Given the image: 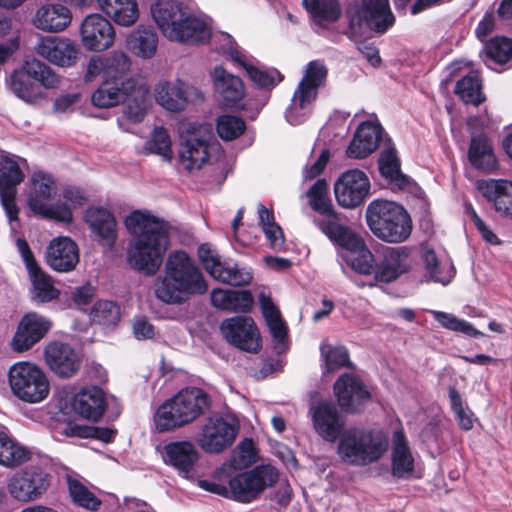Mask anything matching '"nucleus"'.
Instances as JSON below:
<instances>
[{
  "label": "nucleus",
  "mask_w": 512,
  "mask_h": 512,
  "mask_svg": "<svg viewBox=\"0 0 512 512\" xmlns=\"http://www.w3.org/2000/svg\"><path fill=\"white\" fill-rule=\"evenodd\" d=\"M124 224L133 236L127 250L129 265L145 275L156 274L169 246V224L140 210L130 213Z\"/></svg>",
  "instance_id": "obj_1"
},
{
  "label": "nucleus",
  "mask_w": 512,
  "mask_h": 512,
  "mask_svg": "<svg viewBox=\"0 0 512 512\" xmlns=\"http://www.w3.org/2000/svg\"><path fill=\"white\" fill-rule=\"evenodd\" d=\"M208 285L195 261L184 251L169 254L164 274L153 283L155 297L164 304L180 305L206 293Z\"/></svg>",
  "instance_id": "obj_2"
},
{
  "label": "nucleus",
  "mask_w": 512,
  "mask_h": 512,
  "mask_svg": "<svg viewBox=\"0 0 512 512\" xmlns=\"http://www.w3.org/2000/svg\"><path fill=\"white\" fill-rule=\"evenodd\" d=\"M151 14L162 34L170 41L194 43L209 38L205 23L179 1L158 0L151 6Z\"/></svg>",
  "instance_id": "obj_3"
},
{
  "label": "nucleus",
  "mask_w": 512,
  "mask_h": 512,
  "mask_svg": "<svg viewBox=\"0 0 512 512\" xmlns=\"http://www.w3.org/2000/svg\"><path fill=\"white\" fill-rule=\"evenodd\" d=\"M210 396L197 387L180 390L163 402L154 413L158 432H170L193 423L210 409Z\"/></svg>",
  "instance_id": "obj_4"
},
{
  "label": "nucleus",
  "mask_w": 512,
  "mask_h": 512,
  "mask_svg": "<svg viewBox=\"0 0 512 512\" xmlns=\"http://www.w3.org/2000/svg\"><path fill=\"white\" fill-rule=\"evenodd\" d=\"M388 447V438L381 431L351 427L338 438L336 453L346 465L365 467L378 462Z\"/></svg>",
  "instance_id": "obj_5"
},
{
  "label": "nucleus",
  "mask_w": 512,
  "mask_h": 512,
  "mask_svg": "<svg viewBox=\"0 0 512 512\" xmlns=\"http://www.w3.org/2000/svg\"><path fill=\"white\" fill-rule=\"evenodd\" d=\"M366 222L373 235L387 243L406 241L413 227L412 219L402 205L381 199L367 206Z\"/></svg>",
  "instance_id": "obj_6"
},
{
  "label": "nucleus",
  "mask_w": 512,
  "mask_h": 512,
  "mask_svg": "<svg viewBox=\"0 0 512 512\" xmlns=\"http://www.w3.org/2000/svg\"><path fill=\"white\" fill-rule=\"evenodd\" d=\"M327 75L328 69L323 61L313 60L306 65L303 77L286 109L285 118L290 124L299 125L308 118L319 89L326 84Z\"/></svg>",
  "instance_id": "obj_7"
},
{
  "label": "nucleus",
  "mask_w": 512,
  "mask_h": 512,
  "mask_svg": "<svg viewBox=\"0 0 512 512\" xmlns=\"http://www.w3.org/2000/svg\"><path fill=\"white\" fill-rule=\"evenodd\" d=\"M180 145L178 165L193 172L199 170L209 159L210 141L213 138L209 125L182 122L179 124Z\"/></svg>",
  "instance_id": "obj_8"
},
{
  "label": "nucleus",
  "mask_w": 512,
  "mask_h": 512,
  "mask_svg": "<svg viewBox=\"0 0 512 512\" xmlns=\"http://www.w3.org/2000/svg\"><path fill=\"white\" fill-rule=\"evenodd\" d=\"M12 393L26 403H39L47 398L50 383L45 372L30 362H17L8 371Z\"/></svg>",
  "instance_id": "obj_9"
},
{
  "label": "nucleus",
  "mask_w": 512,
  "mask_h": 512,
  "mask_svg": "<svg viewBox=\"0 0 512 512\" xmlns=\"http://www.w3.org/2000/svg\"><path fill=\"white\" fill-rule=\"evenodd\" d=\"M238 432L237 421L215 413L201 423L195 441L205 453L219 454L233 445Z\"/></svg>",
  "instance_id": "obj_10"
},
{
  "label": "nucleus",
  "mask_w": 512,
  "mask_h": 512,
  "mask_svg": "<svg viewBox=\"0 0 512 512\" xmlns=\"http://www.w3.org/2000/svg\"><path fill=\"white\" fill-rule=\"evenodd\" d=\"M394 23L388 0H362V6L350 15L348 36L356 41L366 29L384 33Z\"/></svg>",
  "instance_id": "obj_11"
},
{
  "label": "nucleus",
  "mask_w": 512,
  "mask_h": 512,
  "mask_svg": "<svg viewBox=\"0 0 512 512\" xmlns=\"http://www.w3.org/2000/svg\"><path fill=\"white\" fill-rule=\"evenodd\" d=\"M335 230L329 232L333 235L332 242L348 251L345 256L346 263L356 272L363 275H375L376 263L373 253L368 249L364 240L353 232L348 226H333Z\"/></svg>",
  "instance_id": "obj_12"
},
{
  "label": "nucleus",
  "mask_w": 512,
  "mask_h": 512,
  "mask_svg": "<svg viewBox=\"0 0 512 512\" xmlns=\"http://www.w3.org/2000/svg\"><path fill=\"white\" fill-rule=\"evenodd\" d=\"M21 164L27 165L26 159L0 151V199L10 221L18 219L19 209L15 198L17 186L25 177Z\"/></svg>",
  "instance_id": "obj_13"
},
{
  "label": "nucleus",
  "mask_w": 512,
  "mask_h": 512,
  "mask_svg": "<svg viewBox=\"0 0 512 512\" xmlns=\"http://www.w3.org/2000/svg\"><path fill=\"white\" fill-rule=\"evenodd\" d=\"M278 476L277 469L272 466H256L229 480L230 494L238 502L249 503L255 500L267 486L277 482Z\"/></svg>",
  "instance_id": "obj_14"
},
{
  "label": "nucleus",
  "mask_w": 512,
  "mask_h": 512,
  "mask_svg": "<svg viewBox=\"0 0 512 512\" xmlns=\"http://www.w3.org/2000/svg\"><path fill=\"white\" fill-rule=\"evenodd\" d=\"M220 331L230 345L241 351L255 354L262 347L259 329L251 317L234 316L224 319Z\"/></svg>",
  "instance_id": "obj_15"
},
{
  "label": "nucleus",
  "mask_w": 512,
  "mask_h": 512,
  "mask_svg": "<svg viewBox=\"0 0 512 512\" xmlns=\"http://www.w3.org/2000/svg\"><path fill=\"white\" fill-rule=\"evenodd\" d=\"M33 49L38 56L61 68L75 66L81 54L80 47L75 41L51 35L39 36Z\"/></svg>",
  "instance_id": "obj_16"
},
{
  "label": "nucleus",
  "mask_w": 512,
  "mask_h": 512,
  "mask_svg": "<svg viewBox=\"0 0 512 512\" xmlns=\"http://www.w3.org/2000/svg\"><path fill=\"white\" fill-rule=\"evenodd\" d=\"M50 486V475L38 467H29L16 472L8 481L10 495L21 502H32L46 493Z\"/></svg>",
  "instance_id": "obj_17"
},
{
  "label": "nucleus",
  "mask_w": 512,
  "mask_h": 512,
  "mask_svg": "<svg viewBox=\"0 0 512 512\" xmlns=\"http://www.w3.org/2000/svg\"><path fill=\"white\" fill-rule=\"evenodd\" d=\"M307 196L311 208L320 214V217L314 219L315 224L329 239L333 237L329 229L335 230V228H330L331 225L347 226L345 216L333 209L328 195V185L324 179L317 180L309 189Z\"/></svg>",
  "instance_id": "obj_18"
},
{
  "label": "nucleus",
  "mask_w": 512,
  "mask_h": 512,
  "mask_svg": "<svg viewBox=\"0 0 512 512\" xmlns=\"http://www.w3.org/2000/svg\"><path fill=\"white\" fill-rule=\"evenodd\" d=\"M369 190V179L359 169L342 173L334 185L336 200L344 208H355L362 204L368 196Z\"/></svg>",
  "instance_id": "obj_19"
},
{
  "label": "nucleus",
  "mask_w": 512,
  "mask_h": 512,
  "mask_svg": "<svg viewBox=\"0 0 512 512\" xmlns=\"http://www.w3.org/2000/svg\"><path fill=\"white\" fill-rule=\"evenodd\" d=\"M81 42L88 51L102 52L109 49L115 40V30L104 16L87 15L80 26Z\"/></svg>",
  "instance_id": "obj_20"
},
{
  "label": "nucleus",
  "mask_w": 512,
  "mask_h": 512,
  "mask_svg": "<svg viewBox=\"0 0 512 512\" xmlns=\"http://www.w3.org/2000/svg\"><path fill=\"white\" fill-rule=\"evenodd\" d=\"M313 428L325 441L335 442L346 430V420L333 402L322 401L310 409Z\"/></svg>",
  "instance_id": "obj_21"
},
{
  "label": "nucleus",
  "mask_w": 512,
  "mask_h": 512,
  "mask_svg": "<svg viewBox=\"0 0 512 512\" xmlns=\"http://www.w3.org/2000/svg\"><path fill=\"white\" fill-rule=\"evenodd\" d=\"M52 327L51 321L36 313H26L18 323L12 338L11 346L14 351L24 352L42 340Z\"/></svg>",
  "instance_id": "obj_22"
},
{
  "label": "nucleus",
  "mask_w": 512,
  "mask_h": 512,
  "mask_svg": "<svg viewBox=\"0 0 512 512\" xmlns=\"http://www.w3.org/2000/svg\"><path fill=\"white\" fill-rule=\"evenodd\" d=\"M411 248L407 246L386 247L376 263L375 280L391 283L411 269Z\"/></svg>",
  "instance_id": "obj_23"
},
{
  "label": "nucleus",
  "mask_w": 512,
  "mask_h": 512,
  "mask_svg": "<svg viewBox=\"0 0 512 512\" xmlns=\"http://www.w3.org/2000/svg\"><path fill=\"white\" fill-rule=\"evenodd\" d=\"M49 369L61 378H71L80 369L82 361L75 349L60 341H52L44 351Z\"/></svg>",
  "instance_id": "obj_24"
},
{
  "label": "nucleus",
  "mask_w": 512,
  "mask_h": 512,
  "mask_svg": "<svg viewBox=\"0 0 512 512\" xmlns=\"http://www.w3.org/2000/svg\"><path fill=\"white\" fill-rule=\"evenodd\" d=\"M107 405L106 393L95 385L83 387L71 400L73 411L80 417L93 422L103 417Z\"/></svg>",
  "instance_id": "obj_25"
},
{
  "label": "nucleus",
  "mask_w": 512,
  "mask_h": 512,
  "mask_svg": "<svg viewBox=\"0 0 512 512\" xmlns=\"http://www.w3.org/2000/svg\"><path fill=\"white\" fill-rule=\"evenodd\" d=\"M334 393L340 407L347 412H356L370 398L363 382L354 374L345 373L334 383Z\"/></svg>",
  "instance_id": "obj_26"
},
{
  "label": "nucleus",
  "mask_w": 512,
  "mask_h": 512,
  "mask_svg": "<svg viewBox=\"0 0 512 512\" xmlns=\"http://www.w3.org/2000/svg\"><path fill=\"white\" fill-rule=\"evenodd\" d=\"M46 261L53 270L58 272L74 270L79 262L77 244L68 237L53 239L47 248Z\"/></svg>",
  "instance_id": "obj_27"
},
{
  "label": "nucleus",
  "mask_w": 512,
  "mask_h": 512,
  "mask_svg": "<svg viewBox=\"0 0 512 512\" xmlns=\"http://www.w3.org/2000/svg\"><path fill=\"white\" fill-rule=\"evenodd\" d=\"M84 220L97 240L113 246L117 239V223L114 215L102 207H89Z\"/></svg>",
  "instance_id": "obj_28"
},
{
  "label": "nucleus",
  "mask_w": 512,
  "mask_h": 512,
  "mask_svg": "<svg viewBox=\"0 0 512 512\" xmlns=\"http://www.w3.org/2000/svg\"><path fill=\"white\" fill-rule=\"evenodd\" d=\"M72 21V12L62 4H47L36 11L33 23L36 28L50 33L64 31Z\"/></svg>",
  "instance_id": "obj_29"
},
{
  "label": "nucleus",
  "mask_w": 512,
  "mask_h": 512,
  "mask_svg": "<svg viewBox=\"0 0 512 512\" xmlns=\"http://www.w3.org/2000/svg\"><path fill=\"white\" fill-rule=\"evenodd\" d=\"M136 78L129 77L126 81L102 80L100 86L91 96V102L99 108H110L118 105L127 97L129 89H133Z\"/></svg>",
  "instance_id": "obj_30"
},
{
  "label": "nucleus",
  "mask_w": 512,
  "mask_h": 512,
  "mask_svg": "<svg viewBox=\"0 0 512 512\" xmlns=\"http://www.w3.org/2000/svg\"><path fill=\"white\" fill-rule=\"evenodd\" d=\"M163 449L165 462L184 474L193 469L200 456L195 444L189 440L170 442Z\"/></svg>",
  "instance_id": "obj_31"
},
{
  "label": "nucleus",
  "mask_w": 512,
  "mask_h": 512,
  "mask_svg": "<svg viewBox=\"0 0 512 512\" xmlns=\"http://www.w3.org/2000/svg\"><path fill=\"white\" fill-rule=\"evenodd\" d=\"M382 127L372 122H363L347 148V155L352 158L362 159L370 155L378 147Z\"/></svg>",
  "instance_id": "obj_32"
},
{
  "label": "nucleus",
  "mask_w": 512,
  "mask_h": 512,
  "mask_svg": "<svg viewBox=\"0 0 512 512\" xmlns=\"http://www.w3.org/2000/svg\"><path fill=\"white\" fill-rule=\"evenodd\" d=\"M214 88L227 107L235 106L245 95L242 80L228 73L222 67H216L212 74Z\"/></svg>",
  "instance_id": "obj_33"
},
{
  "label": "nucleus",
  "mask_w": 512,
  "mask_h": 512,
  "mask_svg": "<svg viewBox=\"0 0 512 512\" xmlns=\"http://www.w3.org/2000/svg\"><path fill=\"white\" fill-rule=\"evenodd\" d=\"M468 159L475 169L482 172L491 173L497 168V159L492 144L484 134L471 137Z\"/></svg>",
  "instance_id": "obj_34"
},
{
  "label": "nucleus",
  "mask_w": 512,
  "mask_h": 512,
  "mask_svg": "<svg viewBox=\"0 0 512 512\" xmlns=\"http://www.w3.org/2000/svg\"><path fill=\"white\" fill-rule=\"evenodd\" d=\"M231 59L240 65L249 79L262 89H272L283 80V75L277 69H260L249 64L245 56L235 47L229 48Z\"/></svg>",
  "instance_id": "obj_35"
},
{
  "label": "nucleus",
  "mask_w": 512,
  "mask_h": 512,
  "mask_svg": "<svg viewBox=\"0 0 512 512\" xmlns=\"http://www.w3.org/2000/svg\"><path fill=\"white\" fill-rule=\"evenodd\" d=\"M51 197V195L42 196L29 194L27 204L34 214L42 218L64 223L72 222L73 214L67 204L60 201L51 204Z\"/></svg>",
  "instance_id": "obj_36"
},
{
  "label": "nucleus",
  "mask_w": 512,
  "mask_h": 512,
  "mask_svg": "<svg viewBox=\"0 0 512 512\" xmlns=\"http://www.w3.org/2000/svg\"><path fill=\"white\" fill-rule=\"evenodd\" d=\"M485 197L493 200L497 212L512 217V182L507 180H488L479 184Z\"/></svg>",
  "instance_id": "obj_37"
},
{
  "label": "nucleus",
  "mask_w": 512,
  "mask_h": 512,
  "mask_svg": "<svg viewBox=\"0 0 512 512\" xmlns=\"http://www.w3.org/2000/svg\"><path fill=\"white\" fill-rule=\"evenodd\" d=\"M99 9L121 26H131L139 18L136 0H96Z\"/></svg>",
  "instance_id": "obj_38"
},
{
  "label": "nucleus",
  "mask_w": 512,
  "mask_h": 512,
  "mask_svg": "<svg viewBox=\"0 0 512 512\" xmlns=\"http://www.w3.org/2000/svg\"><path fill=\"white\" fill-rule=\"evenodd\" d=\"M127 46L134 55L143 59H150L157 52V32L153 27L139 25L128 35Z\"/></svg>",
  "instance_id": "obj_39"
},
{
  "label": "nucleus",
  "mask_w": 512,
  "mask_h": 512,
  "mask_svg": "<svg viewBox=\"0 0 512 512\" xmlns=\"http://www.w3.org/2000/svg\"><path fill=\"white\" fill-rule=\"evenodd\" d=\"M414 470V459L402 431L394 433L391 471L396 478H407Z\"/></svg>",
  "instance_id": "obj_40"
},
{
  "label": "nucleus",
  "mask_w": 512,
  "mask_h": 512,
  "mask_svg": "<svg viewBox=\"0 0 512 512\" xmlns=\"http://www.w3.org/2000/svg\"><path fill=\"white\" fill-rule=\"evenodd\" d=\"M123 102H125L123 115L128 120L139 123L144 119L148 110L149 89L136 79L133 89H129Z\"/></svg>",
  "instance_id": "obj_41"
},
{
  "label": "nucleus",
  "mask_w": 512,
  "mask_h": 512,
  "mask_svg": "<svg viewBox=\"0 0 512 512\" xmlns=\"http://www.w3.org/2000/svg\"><path fill=\"white\" fill-rule=\"evenodd\" d=\"M155 97L158 104L170 111L183 110L187 104L184 84L180 81L159 83Z\"/></svg>",
  "instance_id": "obj_42"
},
{
  "label": "nucleus",
  "mask_w": 512,
  "mask_h": 512,
  "mask_svg": "<svg viewBox=\"0 0 512 512\" xmlns=\"http://www.w3.org/2000/svg\"><path fill=\"white\" fill-rule=\"evenodd\" d=\"M303 5L312 15L315 24L323 28L336 22L341 16L337 0H303Z\"/></svg>",
  "instance_id": "obj_43"
},
{
  "label": "nucleus",
  "mask_w": 512,
  "mask_h": 512,
  "mask_svg": "<svg viewBox=\"0 0 512 512\" xmlns=\"http://www.w3.org/2000/svg\"><path fill=\"white\" fill-rule=\"evenodd\" d=\"M32 79L22 65L21 69L15 70L10 76V89L19 99L28 104H36L42 99V93L30 80Z\"/></svg>",
  "instance_id": "obj_44"
},
{
  "label": "nucleus",
  "mask_w": 512,
  "mask_h": 512,
  "mask_svg": "<svg viewBox=\"0 0 512 512\" xmlns=\"http://www.w3.org/2000/svg\"><path fill=\"white\" fill-rule=\"evenodd\" d=\"M23 65L26 73L44 88L54 89L60 86L61 76L43 61L31 58L25 60Z\"/></svg>",
  "instance_id": "obj_45"
},
{
  "label": "nucleus",
  "mask_w": 512,
  "mask_h": 512,
  "mask_svg": "<svg viewBox=\"0 0 512 512\" xmlns=\"http://www.w3.org/2000/svg\"><path fill=\"white\" fill-rule=\"evenodd\" d=\"M66 483L70 497L80 507L95 511L101 501L83 484L77 475L67 474Z\"/></svg>",
  "instance_id": "obj_46"
},
{
  "label": "nucleus",
  "mask_w": 512,
  "mask_h": 512,
  "mask_svg": "<svg viewBox=\"0 0 512 512\" xmlns=\"http://www.w3.org/2000/svg\"><path fill=\"white\" fill-rule=\"evenodd\" d=\"M29 459V453L15 443L7 433L0 432V464L5 467L21 465Z\"/></svg>",
  "instance_id": "obj_47"
},
{
  "label": "nucleus",
  "mask_w": 512,
  "mask_h": 512,
  "mask_svg": "<svg viewBox=\"0 0 512 512\" xmlns=\"http://www.w3.org/2000/svg\"><path fill=\"white\" fill-rule=\"evenodd\" d=\"M455 94L465 103H471L474 106L480 105L485 97L481 92V82L478 75L474 72L469 73L460 79L455 86Z\"/></svg>",
  "instance_id": "obj_48"
},
{
  "label": "nucleus",
  "mask_w": 512,
  "mask_h": 512,
  "mask_svg": "<svg viewBox=\"0 0 512 512\" xmlns=\"http://www.w3.org/2000/svg\"><path fill=\"white\" fill-rule=\"evenodd\" d=\"M424 267L430 278L442 284H447L454 276V268L448 263L439 262L435 252L432 249H424L421 255Z\"/></svg>",
  "instance_id": "obj_49"
},
{
  "label": "nucleus",
  "mask_w": 512,
  "mask_h": 512,
  "mask_svg": "<svg viewBox=\"0 0 512 512\" xmlns=\"http://www.w3.org/2000/svg\"><path fill=\"white\" fill-rule=\"evenodd\" d=\"M29 274L33 285L34 300L44 303L58 298L59 290L54 287L51 278L39 267L29 271Z\"/></svg>",
  "instance_id": "obj_50"
},
{
  "label": "nucleus",
  "mask_w": 512,
  "mask_h": 512,
  "mask_svg": "<svg viewBox=\"0 0 512 512\" xmlns=\"http://www.w3.org/2000/svg\"><path fill=\"white\" fill-rule=\"evenodd\" d=\"M93 323L113 327L120 321V307L114 301L100 300L96 302L90 312Z\"/></svg>",
  "instance_id": "obj_51"
},
{
  "label": "nucleus",
  "mask_w": 512,
  "mask_h": 512,
  "mask_svg": "<svg viewBox=\"0 0 512 512\" xmlns=\"http://www.w3.org/2000/svg\"><path fill=\"white\" fill-rule=\"evenodd\" d=\"M430 313L433 315L434 319L445 329L462 333L473 338L483 336V333L476 329L470 322L464 319H460L451 313L436 310H432Z\"/></svg>",
  "instance_id": "obj_52"
},
{
  "label": "nucleus",
  "mask_w": 512,
  "mask_h": 512,
  "mask_svg": "<svg viewBox=\"0 0 512 512\" xmlns=\"http://www.w3.org/2000/svg\"><path fill=\"white\" fill-rule=\"evenodd\" d=\"M211 276L222 283L232 286L247 285L252 280V274L249 271L239 268L236 264L229 265L221 261L216 267L215 273L211 274Z\"/></svg>",
  "instance_id": "obj_53"
},
{
  "label": "nucleus",
  "mask_w": 512,
  "mask_h": 512,
  "mask_svg": "<svg viewBox=\"0 0 512 512\" xmlns=\"http://www.w3.org/2000/svg\"><path fill=\"white\" fill-rule=\"evenodd\" d=\"M103 57L106 69V79L115 81H126V79H128L126 74L130 69L131 61L126 53L114 51Z\"/></svg>",
  "instance_id": "obj_54"
},
{
  "label": "nucleus",
  "mask_w": 512,
  "mask_h": 512,
  "mask_svg": "<svg viewBox=\"0 0 512 512\" xmlns=\"http://www.w3.org/2000/svg\"><path fill=\"white\" fill-rule=\"evenodd\" d=\"M379 169L382 176L398 185H404L406 176L401 173L400 161L396 155L395 148H388L382 151L379 158Z\"/></svg>",
  "instance_id": "obj_55"
},
{
  "label": "nucleus",
  "mask_w": 512,
  "mask_h": 512,
  "mask_svg": "<svg viewBox=\"0 0 512 512\" xmlns=\"http://www.w3.org/2000/svg\"><path fill=\"white\" fill-rule=\"evenodd\" d=\"M449 400L451 410L460 428L465 431L471 430L474 423L473 412L464 404L460 393L453 386L449 387Z\"/></svg>",
  "instance_id": "obj_56"
},
{
  "label": "nucleus",
  "mask_w": 512,
  "mask_h": 512,
  "mask_svg": "<svg viewBox=\"0 0 512 512\" xmlns=\"http://www.w3.org/2000/svg\"><path fill=\"white\" fill-rule=\"evenodd\" d=\"M485 54L496 64H505L512 60V40L495 37L485 45Z\"/></svg>",
  "instance_id": "obj_57"
},
{
  "label": "nucleus",
  "mask_w": 512,
  "mask_h": 512,
  "mask_svg": "<svg viewBox=\"0 0 512 512\" xmlns=\"http://www.w3.org/2000/svg\"><path fill=\"white\" fill-rule=\"evenodd\" d=\"M321 355L325 360L327 372H333L339 368L349 366V354L345 347H332L328 343H322L320 346Z\"/></svg>",
  "instance_id": "obj_58"
},
{
  "label": "nucleus",
  "mask_w": 512,
  "mask_h": 512,
  "mask_svg": "<svg viewBox=\"0 0 512 512\" xmlns=\"http://www.w3.org/2000/svg\"><path fill=\"white\" fill-rule=\"evenodd\" d=\"M217 132L221 139L229 141L238 138L245 131L243 119L233 115H222L217 120Z\"/></svg>",
  "instance_id": "obj_59"
},
{
  "label": "nucleus",
  "mask_w": 512,
  "mask_h": 512,
  "mask_svg": "<svg viewBox=\"0 0 512 512\" xmlns=\"http://www.w3.org/2000/svg\"><path fill=\"white\" fill-rule=\"evenodd\" d=\"M149 149L162 155L165 159L171 160V141L168 132L162 128H155L152 139L149 142Z\"/></svg>",
  "instance_id": "obj_60"
},
{
  "label": "nucleus",
  "mask_w": 512,
  "mask_h": 512,
  "mask_svg": "<svg viewBox=\"0 0 512 512\" xmlns=\"http://www.w3.org/2000/svg\"><path fill=\"white\" fill-rule=\"evenodd\" d=\"M253 305V296L248 290H231L228 311L249 312Z\"/></svg>",
  "instance_id": "obj_61"
},
{
  "label": "nucleus",
  "mask_w": 512,
  "mask_h": 512,
  "mask_svg": "<svg viewBox=\"0 0 512 512\" xmlns=\"http://www.w3.org/2000/svg\"><path fill=\"white\" fill-rule=\"evenodd\" d=\"M33 190L31 195H53L55 193V182L51 176L42 172L34 173L32 176Z\"/></svg>",
  "instance_id": "obj_62"
},
{
  "label": "nucleus",
  "mask_w": 512,
  "mask_h": 512,
  "mask_svg": "<svg viewBox=\"0 0 512 512\" xmlns=\"http://www.w3.org/2000/svg\"><path fill=\"white\" fill-rule=\"evenodd\" d=\"M102 77V80H106V69L103 56H92L86 67L84 74L85 82H92L98 77Z\"/></svg>",
  "instance_id": "obj_63"
},
{
  "label": "nucleus",
  "mask_w": 512,
  "mask_h": 512,
  "mask_svg": "<svg viewBox=\"0 0 512 512\" xmlns=\"http://www.w3.org/2000/svg\"><path fill=\"white\" fill-rule=\"evenodd\" d=\"M198 257L205 270L211 275L215 273L216 267L220 264L218 255L209 247L208 244H202L198 248Z\"/></svg>",
  "instance_id": "obj_64"
}]
</instances>
